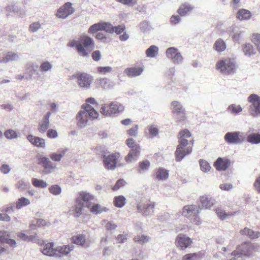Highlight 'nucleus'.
Returning a JSON list of instances; mask_svg holds the SVG:
<instances>
[{"mask_svg": "<svg viewBox=\"0 0 260 260\" xmlns=\"http://www.w3.org/2000/svg\"><path fill=\"white\" fill-rule=\"evenodd\" d=\"M191 137V134L187 129H183L179 132L178 136L179 144L175 151L176 161H181L185 155L190 154L192 152V146H187L189 142L191 146L193 144L194 140L192 139L189 141L188 140Z\"/></svg>", "mask_w": 260, "mask_h": 260, "instance_id": "f257e3e1", "label": "nucleus"}, {"mask_svg": "<svg viewBox=\"0 0 260 260\" xmlns=\"http://www.w3.org/2000/svg\"><path fill=\"white\" fill-rule=\"evenodd\" d=\"M67 46L76 48L80 56L86 57L89 56L90 52L94 48L93 40L86 36H82L78 40L73 39L69 41Z\"/></svg>", "mask_w": 260, "mask_h": 260, "instance_id": "f03ea898", "label": "nucleus"}, {"mask_svg": "<svg viewBox=\"0 0 260 260\" xmlns=\"http://www.w3.org/2000/svg\"><path fill=\"white\" fill-rule=\"evenodd\" d=\"M81 109L82 111L79 112L76 115L77 125L80 127L85 126L89 120L96 119L99 116L98 112L91 106L82 105Z\"/></svg>", "mask_w": 260, "mask_h": 260, "instance_id": "7ed1b4c3", "label": "nucleus"}, {"mask_svg": "<svg viewBox=\"0 0 260 260\" xmlns=\"http://www.w3.org/2000/svg\"><path fill=\"white\" fill-rule=\"evenodd\" d=\"M216 67V69L220 73L230 74L235 72L237 66L234 59L226 58L217 62Z\"/></svg>", "mask_w": 260, "mask_h": 260, "instance_id": "20e7f679", "label": "nucleus"}, {"mask_svg": "<svg viewBox=\"0 0 260 260\" xmlns=\"http://www.w3.org/2000/svg\"><path fill=\"white\" fill-rule=\"evenodd\" d=\"M256 251L254 245L251 242H244L237 247L232 254L236 257L250 256Z\"/></svg>", "mask_w": 260, "mask_h": 260, "instance_id": "39448f33", "label": "nucleus"}, {"mask_svg": "<svg viewBox=\"0 0 260 260\" xmlns=\"http://www.w3.org/2000/svg\"><path fill=\"white\" fill-rule=\"evenodd\" d=\"M126 144L131 149L128 154L125 157V160L129 162L136 159L140 153L141 148L133 138H128L126 140Z\"/></svg>", "mask_w": 260, "mask_h": 260, "instance_id": "423d86ee", "label": "nucleus"}, {"mask_svg": "<svg viewBox=\"0 0 260 260\" xmlns=\"http://www.w3.org/2000/svg\"><path fill=\"white\" fill-rule=\"evenodd\" d=\"M120 158V154L118 152L104 154L103 161L105 167L108 170H114Z\"/></svg>", "mask_w": 260, "mask_h": 260, "instance_id": "0eeeda50", "label": "nucleus"}, {"mask_svg": "<svg viewBox=\"0 0 260 260\" xmlns=\"http://www.w3.org/2000/svg\"><path fill=\"white\" fill-rule=\"evenodd\" d=\"M123 106L118 103L112 102L109 104H105L101 107L100 112L105 116H111L123 111Z\"/></svg>", "mask_w": 260, "mask_h": 260, "instance_id": "6e6552de", "label": "nucleus"}, {"mask_svg": "<svg viewBox=\"0 0 260 260\" xmlns=\"http://www.w3.org/2000/svg\"><path fill=\"white\" fill-rule=\"evenodd\" d=\"M248 102L251 104L249 113L254 117L260 115V96L256 94H251L248 98Z\"/></svg>", "mask_w": 260, "mask_h": 260, "instance_id": "1a4fd4ad", "label": "nucleus"}, {"mask_svg": "<svg viewBox=\"0 0 260 260\" xmlns=\"http://www.w3.org/2000/svg\"><path fill=\"white\" fill-rule=\"evenodd\" d=\"M4 11L7 17L16 15L19 17H23L26 14V11L16 4L8 5L5 8Z\"/></svg>", "mask_w": 260, "mask_h": 260, "instance_id": "9d476101", "label": "nucleus"}, {"mask_svg": "<svg viewBox=\"0 0 260 260\" xmlns=\"http://www.w3.org/2000/svg\"><path fill=\"white\" fill-rule=\"evenodd\" d=\"M172 113L176 116V121L180 122L186 119L185 112L181 103L178 101H173L171 104Z\"/></svg>", "mask_w": 260, "mask_h": 260, "instance_id": "9b49d317", "label": "nucleus"}, {"mask_svg": "<svg viewBox=\"0 0 260 260\" xmlns=\"http://www.w3.org/2000/svg\"><path fill=\"white\" fill-rule=\"evenodd\" d=\"M113 29L114 26L111 23L102 22L91 25L88 29V32L93 34L99 30H105L108 33H113Z\"/></svg>", "mask_w": 260, "mask_h": 260, "instance_id": "f8f14e48", "label": "nucleus"}, {"mask_svg": "<svg viewBox=\"0 0 260 260\" xmlns=\"http://www.w3.org/2000/svg\"><path fill=\"white\" fill-rule=\"evenodd\" d=\"M192 243V239L182 234H179L176 238V246L180 250H185L189 247Z\"/></svg>", "mask_w": 260, "mask_h": 260, "instance_id": "ddd939ff", "label": "nucleus"}, {"mask_svg": "<svg viewBox=\"0 0 260 260\" xmlns=\"http://www.w3.org/2000/svg\"><path fill=\"white\" fill-rule=\"evenodd\" d=\"M166 55L167 57L171 59L174 63L177 64L181 63L183 60V57L178 49L174 47H170L167 49Z\"/></svg>", "mask_w": 260, "mask_h": 260, "instance_id": "4468645a", "label": "nucleus"}, {"mask_svg": "<svg viewBox=\"0 0 260 260\" xmlns=\"http://www.w3.org/2000/svg\"><path fill=\"white\" fill-rule=\"evenodd\" d=\"M200 211V208L196 205H186L183 207L182 214L191 219L194 216L199 215Z\"/></svg>", "mask_w": 260, "mask_h": 260, "instance_id": "2eb2a0df", "label": "nucleus"}, {"mask_svg": "<svg viewBox=\"0 0 260 260\" xmlns=\"http://www.w3.org/2000/svg\"><path fill=\"white\" fill-rule=\"evenodd\" d=\"M72 4L70 2H67L61 8H60L57 12V16L58 18L64 19L68 16L73 14L74 12V8L72 7Z\"/></svg>", "mask_w": 260, "mask_h": 260, "instance_id": "dca6fc26", "label": "nucleus"}, {"mask_svg": "<svg viewBox=\"0 0 260 260\" xmlns=\"http://www.w3.org/2000/svg\"><path fill=\"white\" fill-rule=\"evenodd\" d=\"M224 140L230 144H237L243 141L239 132L227 133L224 136Z\"/></svg>", "mask_w": 260, "mask_h": 260, "instance_id": "f3484780", "label": "nucleus"}, {"mask_svg": "<svg viewBox=\"0 0 260 260\" xmlns=\"http://www.w3.org/2000/svg\"><path fill=\"white\" fill-rule=\"evenodd\" d=\"M155 205V204L154 202H148L142 205L138 204L137 208L139 212L144 215H147L151 212H153Z\"/></svg>", "mask_w": 260, "mask_h": 260, "instance_id": "a211bd4d", "label": "nucleus"}, {"mask_svg": "<svg viewBox=\"0 0 260 260\" xmlns=\"http://www.w3.org/2000/svg\"><path fill=\"white\" fill-rule=\"evenodd\" d=\"M229 32H232V39L234 42L240 43V41L244 34V31L239 28L232 25V27L229 28L227 30Z\"/></svg>", "mask_w": 260, "mask_h": 260, "instance_id": "6ab92c4d", "label": "nucleus"}, {"mask_svg": "<svg viewBox=\"0 0 260 260\" xmlns=\"http://www.w3.org/2000/svg\"><path fill=\"white\" fill-rule=\"evenodd\" d=\"M74 246L72 245H63L61 246H58L55 248L56 257H61L64 255H67L73 250Z\"/></svg>", "mask_w": 260, "mask_h": 260, "instance_id": "aec40b11", "label": "nucleus"}, {"mask_svg": "<svg viewBox=\"0 0 260 260\" xmlns=\"http://www.w3.org/2000/svg\"><path fill=\"white\" fill-rule=\"evenodd\" d=\"M17 236L21 240L26 242H35L37 241L39 244H42L43 241L38 239V237L37 234L34 235H28L24 232H18L17 233Z\"/></svg>", "mask_w": 260, "mask_h": 260, "instance_id": "412c9836", "label": "nucleus"}, {"mask_svg": "<svg viewBox=\"0 0 260 260\" xmlns=\"http://www.w3.org/2000/svg\"><path fill=\"white\" fill-rule=\"evenodd\" d=\"M83 206V203L81 202L80 200L76 199V204L72 207L70 211L75 217H78L82 214Z\"/></svg>", "mask_w": 260, "mask_h": 260, "instance_id": "4be33fe9", "label": "nucleus"}, {"mask_svg": "<svg viewBox=\"0 0 260 260\" xmlns=\"http://www.w3.org/2000/svg\"><path fill=\"white\" fill-rule=\"evenodd\" d=\"M27 139L34 146L41 148L45 147V140L43 138L29 135L27 137Z\"/></svg>", "mask_w": 260, "mask_h": 260, "instance_id": "5701e85b", "label": "nucleus"}, {"mask_svg": "<svg viewBox=\"0 0 260 260\" xmlns=\"http://www.w3.org/2000/svg\"><path fill=\"white\" fill-rule=\"evenodd\" d=\"M38 163L43 166L45 169L44 171L46 174L51 173L55 168V166L52 164L49 159L45 157L39 158Z\"/></svg>", "mask_w": 260, "mask_h": 260, "instance_id": "b1692460", "label": "nucleus"}, {"mask_svg": "<svg viewBox=\"0 0 260 260\" xmlns=\"http://www.w3.org/2000/svg\"><path fill=\"white\" fill-rule=\"evenodd\" d=\"M230 165V162L229 159L219 157L215 162L214 167L218 171H224L229 167Z\"/></svg>", "mask_w": 260, "mask_h": 260, "instance_id": "393cba45", "label": "nucleus"}, {"mask_svg": "<svg viewBox=\"0 0 260 260\" xmlns=\"http://www.w3.org/2000/svg\"><path fill=\"white\" fill-rule=\"evenodd\" d=\"M51 112H49L45 115L43 120L39 123L38 130L41 133H45L49 126V117Z\"/></svg>", "mask_w": 260, "mask_h": 260, "instance_id": "a878e982", "label": "nucleus"}, {"mask_svg": "<svg viewBox=\"0 0 260 260\" xmlns=\"http://www.w3.org/2000/svg\"><path fill=\"white\" fill-rule=\"evenodd\" d=\"M19 58V54L13 52H7L4 54V56L1 60V62L7 63L9 61L17 60Z\"/></svg>", "mask_w": 260, "mask_h": 260, "instance_id": "bb28decb", "label": "nucleus"}, {"mask_svg": "<svg viewBox=\"0 0 260 260\" xmlns=\"http://www.w3.org/2000/svg\"><path fill=\"white\" fill-rule=\"evenodd\" d=\"M71 241L73 243L78 246H89L88 244H86L85 236L83 234H78L73 236L71 238Z\"/></svg>", "mask_w": 260, "mask_h": 260, "instance_id": "cd10ccee", "label": "nucleus"}, {"mask_svg": "<svg viewBox=\"0 0 260 260\" xmlns=\"http://www.w3.org/2000/svg\"><path fill=\"white\" fill-rule=\"evenodd\" d=\"M71 79L78 81H88L91 80L92 79L89 74L86 73L78 72L73 75Z\"/></svg>", "mask_w": 260, "mask_h": 260, "instance_id": "c85d7f7f", "label": "nucleus"}, {"mask_svg": "<svg viewBox=\"0 0 260 260\" xmlns=\"http://www.w3.org/2000/svg\"><path fill=\"white\" fill-rule=\"evenodd\" d=\"M143 71L142 67H132L126 69L124 74L128 76H137L140 75Z\"/></svg>", "mask_w": 260, "mask_h": 260, "instance_id": "c756f323", "label": "nucleus"}, {"mask_svg": "<svg viewBox=\"0 0 260 260\" xmlns=\"http://www.w3.org/2000/svg\"><path fill=\"white\" fill-rule=\"evenodd\" d=\"M54 243L52 242L48 243L45 244L44 247L42 249V252L46 255L49 256H55V248H53Z\"/></svg>", "mask_w": 260, "mask_h": 260, "instance_id": "7c9ffc66", "label": "nucleus"}, {"mask_svg": "<svg viewBox=\"0 0 260 260\" xmlns=\"http://www.w3.org/2000/svg\"><path fill=\"white\" fill-rule=\"evenodd\" d=\"M169 177V172L166 169L162 168L157 169L155 173V177L158 180H164Z\"/></svg>", "mask_w": 260, "mask_h": 260, "instance_id": "2f4dec72", "label": "nucleus"}, {"mask_svg": "<svg viewBox=\"0 0 260 260\" xmlns=\"http://www.w3.org/2000/svg\"><path fill=\"white\" fill-rule=\"evenodd\" d=\"M246 141L252 144L260 143V134L258 133H249L246 137Z\"/></svg>", "mask_w": 260, "mask_h": 260, "instance_id": "473e14b6", "label": "nucleus"}, {"mask_svg": "<svg viewBox=\"0 0 260 260\" xmlns=\"http://www.w3.org/2000/svg\"><path fill=\"white\" fill-rule=\"evenodd\" d=\"M240 233L242 235H246L249 238L251 239H254L258 238L260 237V233L258 232H254L253 230L245 228L243 230L240 231Z\"/></svg>", "mask_w": 260, "mask_h": 260, "instance_id": "72a5a7b5", "label": "nucleus"}, {"mask_svg": "<svg viewBox=\"0 0 260 260\" xmlns=\"http://www.w3.org/2000/svg\"><path fill=\"white\" fill-rule=\"evenodd\" d=\"M89 208L90 211L95 214H100L103 212L108 211V209L106 207H102L99 204H94L90 207L88 205L87 206Z\"/></svg>", "mask_w": 260, "mask_h": 260, "instance_id": "f704fd0d", "label": "nucleus"}, {"mask_svg": "<svg viewBox=\"0 0 260 260\" xmlns=\"http://www.w3.org/2000/svg\"><path fill=\"white\" fill-rule=\"evenodd\" d=\"M242 50L246 56H251L255 53V51L252 45L250 43H246L242 46Z\"/></svg>", "mask_w": 260, "mask_h": 260, "instance_id": "c9c22d12", "label": "nucleus"}, {"mask_svg": "<svg viewBox=\"0 0 260 260\" xmlns=\"http://www.w3.org/2000/svg\"><path fill=\"white\" fill-rule=\"evenodd\" d=\"M193 9V7L190 5H182L178 10V13L180 16H184L187 14L188 12L191 11Z\"/></svg>", "mask_w": 260, "mask_h": 260, "instance_id": "e433bc0d", "label": "nucleus"}, {"mask_svg": "<svg viewBox=\"0 0 260 260\" xmlns=\"http://www.w3.org/2000/svg\"><path fill=\"white\" fill-rule=\"evenodd\" d=\"M251 13L245 9L240 10L237 14V17L239 20H248L250 18Z\"/></svg>", "mask_w": 260, "mask_h": 260, "instance_id": "4c0bfd02", "label": "nucleus"}, {"mask_svg": "<svg viewBox=\"0 0 260 260\" xmlns=\"http://www.w3.org/2000/svg\"><path fill=\"white\" fill-rule=\"evenodd\" d=\"M158 48L156 46L152 45L146 50V54L148 57H154L157 55Z\"/></svg>", "mask_w": 260, "mask_h": 260, "instance_id": "58836bf2", "label": "nucleus"}, {"mask_svg": "<svg viewBox=\"0 0 260 260\" xmlns=\"http://www.w3.org/2000/svg\"><path fill=\"white\" fill-rule=\"evenodd\" d=\"M214 48L217 51L221 52L225 49L226 45L223 40L219 39L215 42Z\"/></svg>", "mask_w": 260, "mask_h": 260, "instance_id": "ea45409f", "label": "nucleus"}, {"mask_svg": "<svg viewBox=\"0 0 260 260\" xmlns=\"http://www.w3.org/2000/svg\"><path fill=\"white\" fill-rule=\"evenodd\" d=\"M200 201L202 207L206 209L211 208L214 204L213 202L211 199L205 196L200 198Z\"/></svg>", "mask_w": 260, "mask_h": 260, "instance_id": "a19ab883", "label": "nucleus"}, {"mask_svg": "<svg viewBox=\"0 0 260 260\" xmlns=\"http://www.w3.org/2000/svg\"><path fill=\"white\" fill-rule=\"evenodd\" d=\"M126 199L123 196H119L114 198V205L118 208H121L125 204Z\"/></svg>", "mask_w": 260, "mask_h": 260, "instance_id": "79ce46f5", "label": "nucleus"}, {"mask_svg": "<svg viewBox=\"0 0 260 260\" xmlns=\"http://www.w3.org/2000/svg\"><path fill=\"white\" fill-rule=\"evenodd\" d=\"M216 213L218 217L221 220H224L227 217L234 215L235 212L232 213H226L224 210L220 208H217L215 210Z\"/></svg>", "mask_w": 260, "mask_h": 260, "instance_id": "37998d69", "label": "nucleus"}, {"mask_svg": "<svg viewBox=\"0 0 260 260\" xmlns=\"http://www.w3.org/2000/svg\"><path fill=\"white\" fill-rule=\"evenodd\" d=\"M29 204L30 202L29 200L24 197L19 198L15 203L16 207L18 209H20L22 207L27 206Z\"/></svg>", "mask_w": 260, "mask_h": 260, "instance_id": "c03bdc74", "label": "nucleus"}, {"mask_svg": "<svg viewBox=\"0 0 260 260\" xmlns=\"http://www.w3.org/2000/svg\"><path fill=\"white\" fill-rule=\"evenodd\" d=\"M93 199V197L89 193L81 192L79 193V197L76 199H79L81 202L84 201V202H88Z\"/></svg>", "mask_w": 260, "mask_h": 260, "instance_id": "a18cd8bd", "label": "nucleus"}, {"mask_svg": "<svg viewBox=\"0 0 260 260\" xmlns=\"http://www.w3.org/2000/svg\"><path fill=\"white\" fill-rule=\"evenodd\" d=\"M32 185L38 188H45L47 186V183L43 180L33 178L32 180Z\"/></svg>", "mask_w": 260, "mask_h": 260, "instance_id": "49530a36", "label": "nucleus"}, {"mask_svg": "<svg viewBox=\"0 0 260 260\" xmlns=\"http://www.w3.org/2000/svg\"><path fill=\"white\" fill-rule=\"evenodd\" d=\"M228 110L233 114H238L242 111V108L239 105L232 104L229 106Z\"/></svg>", "mask_w": 260, "mask_h": 260, "instance_id": "de8ad7c7", "label": "nucleus"}, {"mask_svg": "<svg viewBox=\"0 0 260 260\" xmlns=\"http://www.w3.org/2000/svg\"><path fill=\"white\" fill-rule=\"evenodd\" d=\"M149 237L144 235H137L134 238V241L140 244H143L149 241Z\"/></svg>", "mask_w": 260, "mask_h": 260, "instance_id": "09e8293b", "label": "nucleus"}, {"mask_svg": "<svg viewBox=\"0 0 260 260\" xmlns=\"http://www.w3.org/2000/svg\"><path fill=\"white\" fill-rule=\"evenodd\" d=\"M182 260H199V254L197 253L186 254L182 257Z\"/></svg>", "mask_w": 260, "mask_h": 260, "instance_id": "8fccbe9b", "label": "nucleus"}, {"mask_svg": "<svg viewBox=\"0 0 260 260\" xmlns=\"http://www.w3.org/2000/svg\"><path fill=\"white\" fill-rule=\"evenodd\" d=\"M126 184V181L123 179H120L117 180L115 184L112 187L113 191H116L122 187L125 186Z\"/></svg>", "mask_w": 260, "mask_h": 260, "instance_id": "3c124183", "label": "nucleus"}, {"mask_svg": "<svg viewBox=\"0 0 260 260\" xmlns=\"http://www.w3.org/2000/svg\"><path fill=\"white\" fill-rule=\"evenodd\" d=\"M200 165L201 167V169L204 172H207L210 171L211 169V167L209 164L205 160H200Z\"/></svg>", "mask_w": 260, "mask_h": 260, "instance_id": "603ef678", "label": "nucleus"}, {"mask_svg": "<svg viewBox=\"0 0 260 260\" xmlns=\"http://www.w3.org/2000/svg\"><path fill=\"white\" fill-rule=\"evenodd\" d=\"M138 125H135L132 127L128 129L126 133L129 136L137 137L138 133Z\"/></svg>", "mask_w": 260, "mask_h": 260, "instance_id": "864d4df0", "label": "nucleus"}, {"mask_svg": "<svg viewBox=\"0 0 260 260\" xmlns=\"http://www.w3.org/2000/svg\"><path fill=\"white\" fill-rule=\"evenodd\" d=\"M49 222H48L42 219H38L36 221V224H31L30 225V227L32 228L34 226H38V227H43L45 226H48L49 225Z\"/></svg>", "mask_w": 260, "mask_h": 260, "instance_id": "5fc2aeb1", "label": "nucleus"}, {"mask_svg": "<svg viewBox=\"0 0 260 260\" xmlns=\"http://www.w3.org/2000/svg\"><path fill=\"white\" fill-rule=\"evenodd\" d=\"M4 135L8 139H12L17 137V133L12 129H8L4 133Z\"/></svg>", "mask_w": 260, "mask_h": 260, "instance_id": "6e6d98bb", "label": "nucleus"}, {"mask_svg": "<svg viewBox=\"0 0 260 260\" xmlns=\"http://www.w3.org/2000/svg\"><path fill=\"white\" fill-rule=\"evenodd\" d=\"M252 41L256 45L258 50L260 52V34H253L252 37Z\"/></svg>", "mask_w": 260, "mask_h": 260, "instance_id": "4d7b16f0", "label": "nucleus"}, {"mask_svg": "<svg viewBox=\"0 0 260 260\" xmlns=\"http://www.w3.org/2000/svg\"><path fill=\"white\" fill-rule=\"evenodd\" d=\"M52 66L49 62L45 61L41 64L40 70L41 72H47L51 70Z\"/></svg>", "mask_w": 260, "mask_h": 260, "instance_id": "13d9d810", "label": "nucleus"}, {"mask_svg": "<svg viewBox=\"0 0 260 260\" xmlns=\"http://www.w3.org/2000/svg\"><path fill=\"white\" fill-rule=\"evenodd\" d=\"M150 167V162L148 160L140 161L139 165V171L148 170Z\"/></svg>", "mask_w": 260, "mask_h": 260, "instance_id": "bf43d9fd", "label": "nucleus"}, {"mask_svg": "<svg viewBox=\"0 0 260 260\" xmlns=\"http://www.w3.org/2000/svg\"><path fill=\"white\" fill-rule=\"evenodd\" d=\"M49 190L54 195L59 194L61 192V188L57 185H52L49 187Z\"/></svg>", "mask_w": 260, "mask_h": 260, "instance_id": "052dcab7", "label": "nucleus"}, {"mask_svg": "<svg viewBox=\"0 0 260 260\" xmlns=\"http://www.w3.org/2000/svg\"><path fill=\"white\" fill-rule=\"evenodd\" d=\"M112 69L110 67H100L98 68V72L101 74H106L112 71Z\"/></svg>", "mask_w": 260, "mask_h": 260, "instance_id": "680f3d73", "label": "nucleus"}, {"mask_svg": "<svg viewBox=\"0 0 260 260\" xmlns=\"http://www.w3.org/2000/svg\"><path fill=\"white\" fill-rule=\"evenodd\" d=\"M64 152H62L61 154H57V153H54L50 154V157L53 161H59L61 160V159L62 157L63 156V155H64Z\"/></svg>", "mask_w": 260, "mask_h": 260, "instance_id": "e2e57ef3", "label": "nucleus"}, {"mask_svg": "<svg viewBox=\"0 0 260 260\" xmlns=\"http://www.w3.org/2000/svg\"><path fill=\"white\" fill-rule=\"evenodd\" d=\"M149 133L151 137H154L158 135V129L154 125H151L149 128Z\"/></svg>", "mask_w": 260, "mask_h": 260, "instance_id": "0e129e2a", "label": "nucleus"}, {"mask_svg": "<svg viewBox=\"0 0 260 260\" xmlns=\"http://www.w3.org/2000/svg\"><path fill=\"white\" fill-rule=\"evenodd\" d=\"M10 235L7 231H3L0 232V242L5 243Z\"/></svg>", "mask_w": 260, "mask_h": 260, "instance_id": "69168bd1", "label": "nucleus"}, {"mask_svg": "<svg viewBox=\"0 0 260 260\" xmlns=\"http://www.w3.org/2000/svg\"><path fill=\"white\" fill-rule=\"evenodd\" d=\"M47 136L50 139L56 138L58 136V133L56 130L49 129L47 131Z\"/></svg>", "mask_w": 260, "mask_h": 260, "instance_id": "338daca9", "label": "nucleus"}, {"mask_svg": "<svg viewBox=\"0 0 260 260\" xmlns=\"http://www.w3.org/2000/svg\"><path fill=\"white\" fill-rule=\"evenodd\" d=\"M40 27L41 25L39 22H34L29 25V30L31 32H35L37 31Z\"/></svg>", "mask_w": 260, "mask_h": 260, "instance_id": "774afa93", "label": "nucleus"}]
</instances>
